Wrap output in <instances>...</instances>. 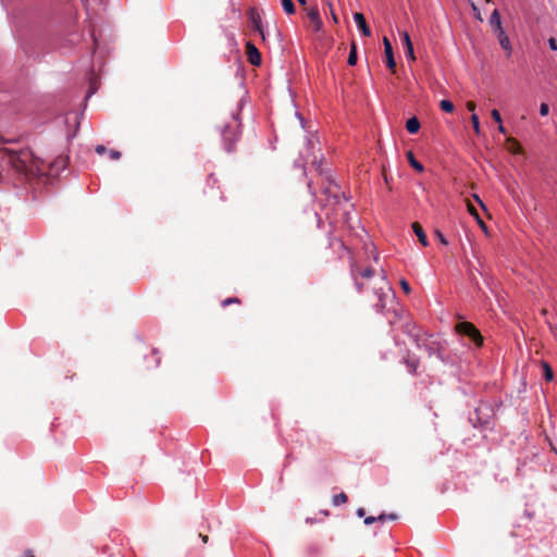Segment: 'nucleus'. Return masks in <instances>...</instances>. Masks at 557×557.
<instances>
[{
    "mask_svg": "<svg viewBox=\"0 0 557 557\" xmlns=\"http://www.w3.org/2000/svg\"><path fill=\"white\" fill-rule=\"evenodd\" d=\"M199 536L201 537L202 542L203 543H207L208 542V536L207 535H201L199 534Z\"/></svg>",
    "mask_w": 557,
    "mask_h": 557,
    "instance_id": "49530a36",
    "label": "nucleus"
},
{
    "mask_svg": "<svg viewBox=\"0 0 557 557\" xmlns=\"http://www.w3.org/2000/svg\"><path fill=\"white\" fill-rule=\"evenodd\" d=\"M247 55L248 60L252 65H259L261 57L258 49L250 42L247 44Z\"/></svg>",
    "mask_w": 557,
    "mask_h": 557,
    "instance_id": "9d476101",
    "label": "nucleus"
},
{
    "mask_svg": "<svg viewBox=\"0 0 557 557\" xmlns=\"http://www.w3.org/2000/svg\"><path fill=\"white\" fill-rule=\"evenodd\" d=\"M435 235H436V237L438 238V240H440L443 245H447V244H448L447 239L445 238V236H444L440 231H436V232H435Z\"/></svg>",
    "mask_w": 557,
    "mask_h": 557,
    "instance_id": "7c9ffc66",
    "label": "nucleus"
},
{
    "mask_svg": "<svg viewBox=\"0 0 557 557\" xmlns=\"http://www.w3.org/2000/svg\"><path fill=\"white\" fill-rule=\"evenodd\" d=\"M307 16L310 21L311 30L320 33L323 29V22L320 17V13L317 7L309 8L307 10Z\"/></svg>",
    "mask_w": 557,
    "mask_h": 557,
    "instance_id": "423d86ee",
    "label": "nucleus"
},
{
    "mask_svg": "<svg viewBox=\"0 0 557 557\" xmlns=\"http://www.w3.org/2000/svg\"><path fill=\"white\" fill-rule=\"evenodd\" d=\"M120 157H121L120 151H116V150H111V151H110V158H111V159H113V160H117Z\"/></svg>",
    "mask_w": 557,
    "mask_h": 557,
    "instance_id": "c9c22d12",
    "label": "nucleus"
},
{
    "mask_svg": "<svg viewBox=\"0 0 557 557\" xmlns=\"http://www.w3.org/2000/svg\"><path fill=\"white\" fill-rule=\"evenodd\" d=\"M500 47L507 52V55L509 57L512 52V47L509 40V37L506 35L505 30H498L495 32Z\"/></svg>",
    "mask_w": 557,
    "mask_h": 557,
    "instance_id": "1a4fd4ad",
    "label": "nucleus"
},
{
    "mask_svg": "<svg viewBox=\"0 0 557 557\" xmlns=\"http://www.w3.org/2000/svg\"><path fill=\"white\" fill-rule=\"evenodd\" d=\"M548 113H549V107H548V104H547V103H544V102H543V103H541V106H540V114H541L542 116H546Z\"/></svg>",
    "mask_w": 557,
    "mask_h": 557,
    "instance_id": "393cba45",
    "label": "nucleus"
},
{
    "mask_svg": "<svg viewBox=\"0 0 557 557\" xmlns=\"http://www.w3.org/2000/svg\"><path fill=\"white\" fill-rule=\"evenodd\" d=\"M364 513H366V511H364V509H363V508H359V509H357V516H358V517H360V518H361V517H363V516H364Z\"/></svg>",
    "mask_w": 557,
    "mask_h": 557,
    "instance_id": "ea45409f",
    "label": "nucleus"
},
{
    "mask_svg": "<svg viewBox=\"0 0 557 557\" xmlns=\"http://www.w3.org/2000/svg\"><path fill=\"white\" fill-rule=\"evenodd\" d=\"M237 302H239V299H238V298H235V297H232V298H227V299H225V300L222 302V305H223V306H227V305H230V304H237Z\"/></svg>",
    "mask_w": 557,
    "mask_h": 557,
    "instance_id": "f704fd0d",
    "label": "nucleus"
},
{
    "mask_svg": "<svg viewBox=\"0 0 557 557\" xmlns=\"http://www.w3.org/2000/svg\"><path fill=\"white\" fill-rule=\"evenodd\" d=\"M238 128L239 123L237 121V116L233 115V122L227 124L222 132L224 146L227 151H232L233 144L237 140Z\"/></svg>",
    "mask_w": 557,
    "mask_h": 557,
    "instance_id": "f03ea898",
    "label": "nucleus"
},
{
    "mask_svg": "<svg viewBox=\"0 0 557 557\" xmlns=\"http://www.w3.org/2000/svg\"><path fill=\"white\" fill-rule=\"evenodd\" d=\"M468 211L471 215H473L475 219H478V221L481 223V221L479 219L478 211L471 203H468Z\"/></svg>",
    "mask_w": 557,
    "mask_h": 557,
    "instance_id": "cd10ccee",
    "label": "nucleus"
},
{
    "mask_svg": "<svg viewBox=\"0 0 557 557\" xmlns=\"http://www.w3.org/2000/svg\"><path fill=\"white\" fill-rule=\"evenodd\" d=\"M467 108H468V110H469V111H471L472 113H474V110H475V103H474V102H472V101H469V102L467 103Z\"/></svg>",
    "mask_w": 557,
    "mask_h": 557,
    "instance_id": "4c0bfd02",
    "label": "nucleus"
},
{
    "mask_svg": "<svg viewBox=\"0 0 557 557\" xmlns=\"http://www.w3.org/2000/svg\"><path fill=\"white\" fill-rule=\"evenodd\" d=\"M474 199L480 203V206H481L482 208H484L483 202L481 201V199H480L476 195H474Z\"/></svg>",
    "mask_w": 557,
    "mask_h": 557,
    "instance_id": "a18cd8bd",
    "label": "nucleus"
},
{
    "mask_svg": "<svg viewBox=\"0 0 557 557\" xmlns=\"http://www.w3.org/2000/svg\"><path fill=\"white\" fill-rule=\"evenodd\" d=\"M373 290L379 298V301L375 306L379 310H383L386 306L385 300L392 297V288L386 281L384 271L381 272V275L377 278V283L373 287Z\"/></svg>",
    "mask_w": 557,
    "mask_h": 557,
    "instance_id": "f257e3e1",
    "label": "nucleus"
},
{
    "mask_svg": "<svg viewBox=\"0 0 557 557\" xmlns=\"http://www.w3.org/2000/svg\"><path fill=\"white\" fill-rule=\"evenodd\" d=\"M406 128L407 131L410 133V134H416L419 132L420 129V122L419 120L413 116V117H410L407 122H406Z\"/></svg>",
    "mask_w": 557,
    "mask_h": 557,
    "instance_id": "ddd939ff",
    "label": "nucleus"
},
{
    "mask_svg": "<svg viewBox=\"0 0 557 557\" xmlns=\"http://www.w3.org/2000/svg\"><path fill=\"white\" fill-rule=\"evenodd\" d=\"M401 38H403V42L405 45V47H409V46H412V41L410 39V36L407 32H403L401 33Z\"/></svg>",
    "mask_w": 557,
    "mask_h": 557,
    "instance_id": "b1692460",
    "label": "nucleus"
},
{
    "mask_svg": "<svg viewBox=\"0 0 557 557\" xmlns=\"http://www.w3.org/2000/svg\"><path fill=\"white\" fill-rule=\"evenodd\" d=\"M471 8L473 11H478V9H479L473 1H471Z\"/></svg>",
    "mask_w": 557,
    "mask_h": 557,
    "instance_id": "de8ad7c7",
    "label": "nucleus"
},
{
    "mask_svg": "<svg viewBox=\"0 0 557 557\" xmlns=\"http://www.w3.org/2000/svg\"><path fill=\"white\" fill-rule=\"evenodd\" d=\"M498 131H499L500 133H503V134H505V133H506V129H505V127H504V125H503L502 123H500V124H498Z\"/></svg>",
    "mask_w": 557,
    "mask_h": 557,
    "instance_id": "37998d69",
    "label": "nucleus"
},
{
    "mask_svg": "<svg viewBox=\"0 0 557 557\" xmlns=\"http://www.w3.org/2000/svg\"><path fill=\"white\" fill-rule=\"evenodd\" d=\"M97 90L96 82L90 83L89 91L87 94L86 98H89L92 94H95Z\"/></svg>",
    "mask_w": 557,
    "mask_h": 557,
    "instance_id": "72a5a7b5",
    "label": "nucleus"
},
{
    "mask_svg": "<svg viewBox=\"0 0 557 557\" xmlns=\"http://www.w3.org/2000/svg\"><path fill=\"white\" fill-rule=\"evenodd\" d=\"M491 115L495 122H497L498 124L502 123V116H500V113L498 112V110L493 109L491 112Z\"/></svg>",
    "mask_w": 557,
    "mask_h": 557,
    "instance_id": "bb28decb",
    "label": "nucleus"
},
{
    "mask_svg": "<svg viewBox=\"0 0 557 557\" xmlns=\"http://www.w3.org/2000/svg\"><path fill=\"white\" fill-rule=\"evenodd\" d=\"M296 115L299 119L301 126L305 127V125H304L305 121H304L302 116L298 112H296Z\"/></svg>",
    "mask_w": 557,
    "mask_h": 557,
    "instance_id": "79ce46f5",
    "label": "nucleus"
},
{
    "mask_svg": "<svg viewBox=\"0 0 557 557\" xmlns=\"http://www.w3.org/2000/svg\"><path fill=\"white\" fill-rule=\"evenodd\" d=\"M319 145L318 138L310 134L306 138V154L304 159L309 160L311 164L319 171H322L320 169V160L318 159V156L315 154V146Z\"/></svg>",
    "mask_w": 557,
    "mask_h": 557,
    "instance_id": "7ed1b4c3",
    "label": "nucleus"
},
{
    "mask_svg": "<svg viewBox=\"0 0 557 557\" xmlns=\"http://www.w3.org/2000/svg\"><path fill=\"white\" fill-rule=\"evenodd\" d=\"M251 21H252V23H253V25H255V28H256L260 34H262L261 28H260V20H259V17L257 18V17H255V16L252 15V16H251Z\"/></svg>",
    "mask_w": 557,
    "mask_h": 557,
    "instance_id": "c756f323",
    "label": "nucleus"
},
{
    "mask_svg": "<svg viewBox=\"0 0 557 557\" xmlns=\"http://www.w3.org/2000/svg\"><path fill=\"white\" fill-rule=\"evenodd\" d=\"M396 518H397V516H396V515H394V513L386 515V519L395 520Z\"/></svg>",
    "mask_w": 557,
    "mask_h": 557,
    "instance_id": "c03bdc74",
    "label": "nucleus"
},
{
    "mask_svg": "<svg viewBox=\"0 0 557 557\" xmlns=\"http://www.w3.org/2000/svg\"><path fill=\"white\" fill-rule=\"evenodd\" d=\"M507 149L511 152V153H519L520 150H521V147L519 145V143L513 139V138H508L507 139Z\"/></svg>",
    "mask_w": 557,
    "mask_h": 557,
    "instance_id": "2eb2a0df",
    "label": "nucleus"
},
{
    "mask_svg": "<svg viewBox=\"0 0 557 557\" xmlns=\"http://www.w3.org/2000/svg\"><path fill=\"white\" fill-rule=\"evenodd\" d=\"M400 286L405 293H407V294L410 293V285L406 280L400 281Z\"/></svg>",
    "mask_w": 557,
    "mask_h": 557,
    "instance_id": "c85d7f7f",
    "label": "nucleus"
},
{
    "mask_svg": "<svg viewBox=\"0 0 557 557\" xmlns=\"http://www.w3.org/2000/svg\"><path fill=\"white\" fill-rule=\"evenodd\" d=\"M407 366H408V369H409L410 372H414L416 369H417V364L413 361L411 362V361L408 360L407 361Z\"/></svg>",
    "mask_w": 557,
    "mask_h": 557,
    "instance_id": "e433bc0d",
    "label": "nucleus"
},
{
    "mask_svg": "<svg viewBox=\"0 0 557 557\" xmlns=\"http://www.w3.org/2000/svg\"><path fill=\"white\" fill-rule=\"evenodd\" d=\"M347 495L345 493H339L333 496L332 504L333 506H341L347 502Z\"/></svg>",
    "mask_w": 557,
    "mask_h": 557,
    "instance_id": "6ab92c4d",
    "label": "nucleus"
},
{
    "mask_svg": "<svg viewBox=\"0 0 557 557\" xmlns=\"http://www.w3.org/2000/svg\"><path fill=\"white\" fill-rule=\"evenodd\" d=\"M407 159H408V161H409L410 165H411L414 170H417L418 172H423V170H424L423 165H422L419 161H417V160H416V158H414V156H413L412 151H408V152H407Z\"/></svg>",
    "mask_w": 557,
    "mask_h": 557,
    "instance_id": "4468645a",
    "label": "nucleus"
},
{
    "mask_svg": "<svg viewBox=\"0 0 557 557\" xmlns=\"http://www.w3.org/2000/svg\"><path fill=\"white\" fill-rule=\"evenodd\" d=\"M301 5H306L307 4V0H297Z\"/></svg>",
    "mask_w": 557,
    "mask_h": 557,
    "instance_id": "09e8293b",
    "label": "nucleus"
},
{
    "mask_svg": "<svg viewBox=\"0 0 557 557\" xmlns=\"http://www.w3.org/2000/svg\"><path fill=\"white\" fill-rule=\"evenodd\" d=\"M347 63L351 66L357 63V46L355 42L351 44Z\"/></svg>",
    "mask_w": 557,
    "mask_h": 557,
    "instance_id": "dca6fc26",
    "label": "nucleus"
},
{
    "mask_svg": "<svg viewBox=\"0 0 557 557\" xmlns=\"http://www.w3.org/2000/svg\"><path fill=\"white\" fill-rule=\"evenodd\" d=\"M406 55H407L408 59H410L412 61L416 60L414 51H413V45L406 48Z\"/></svg>",
    "mask_w": 557,
    "mask_h": 557,
    "instance_id": "a878e982",
    "label": "nucleus"
},
{
    "mask_svg": "<svg viewBox=\"0 0 557 557\" xmlns=\"http://www.w3.org/2000/svg\"><path fill=\"white\" fill-rule=\"evenodd\" d=\"M323 2L331 9V12H332V18L334 20V22H337V17L335 15V13L333 12V4L330 0H323Z\"/></svg>",
    "mask_w": 557,
    "mask_h": 557,
    "instance_id": "2f4dec72",
    "label": "nucleus"
},
{
    "mask_svg": "<svg viewBox=\"0 0 557 557\" xmlns=\"http://www.w3.org/2000/svg\"><path fill=\"white\" fill-rule=\"evenodd\" d=\"M66 165V159L63 157L58 158L54 163L52 164V168H55L57 171L64 169Z\"/></svg>",
    "mask_w": 557,
    "mask_h": 557,
    "instance_id": "4be33fe9",
    "label": "nucleus"
},
{
    "mask_svg": "<svg viewBox=\"0 0 557 557\" xmlns=\"http://www.w3.org/2000/svg\"><path fill=\"white\" fill-rule=\"evenodd\" d=\"M471 122H472V126H473L474 132L479 135L480 132H481V129H480V121H479V116L475 113H472Z\"/></svg>",
    "mask_w": 557,
    "mask_h": 557,
    "instance_id": "5701e85b",
    "label": "nucleus"
},
{
    "mask_svg": "<svg viewBox=\"0 0 557 557\" xmlns=\"http://www.w3.org/2000/svg\"><path fill=\"white\" fill-rule=\"evenodd\" d=\"M354 21H355L358 29L361 32V34L363 36H366V37L371 36V30H370L369 26L367 25L364 15L362 13H360V12L354 13Z\"/></svg>",
    "mask_w": 557,
    "mask_h": 557,
    "instance_id": "6e6552de",
    "label": "nucleus"
},
{
    "mask_svg": "<svg viewBox=\"0 0 557 557\" xmlns=\"http://www.w3.org/2000/svg\"><path fill=\"white\" fill-rule=\"evenodd\" d=\"M548 45L552 50L557 51V41L555 38L550 37L548 39Z\"/></svg>",
    "mask_w": 557,
    "mask_h": 557,
    "instance_id": "473e14b6",
    "label": "nucleus"
},
{
    "mask_svg": "<svg viewBox=\"0 0 557 557\" xmlns=\"http://www.w3.org/2000/svg\"><path fill=\"white\" fill-rule=\"evenodd\" d=\"M456 331L470 337L478 346L482 345L483 338L475 326L469 322H460L456 325Z\"/></svg>",
    "mask_w": 557,
    "mask_h": 557,
    "instance_id": "20e7f679",
    "label": "nucleus"
},
{
    "mask_svg": "<svg viewBox=\"0 0 557 557\" xmlns=\"http://www.w3.org/2000/svg\"><path fill=\"white\" fill-rule=\"evenodd\" d=\"M281 2L286 14L290 15L295 13L296 10L293 0H281Z\"/></svg>",
    "mask_w": 557,
    "mask_h": 557,
    "instance_id": "a211bd4d",
    "label": "nucleus"
},
{
    "mask_svg": "<svg viewBox=\"0 0 557 557\" xmlns=\"http://www.w3.org/2000/svg\"><path fill=\"white\" fill-rule=\"evenodd\" d=\"M385 520H386V515H384V513H383V515H380L379 517H372V516L367 517V518L364 519V523H366V524H372V523H373V522H375V521L383 522V521H385Z\"/></svg>",
    "mask_w": 557,
    "mask_h": 557,
    "instance_id": "412c9836",
    "label": "nucleus"
},
{
    "mask_svg": "<svg viewBox=\"0 0 557 557\" xmlns=\"http://www.w3.org/2000/svg\"><path fill=\"white\" fill-rule=\"evenodd\" d=\"M440 107L443 111L445 112H453L455 107H454V103L450 101V100H447V99H443L441 102H440Z\"/></svg>",
    "mask_w": 557,
    "mask_h": 557,
    "instance_id": "aec40b11",
    "label": "nucleus"
},
{
    "mask_svg": "<svg viewBox=\"0 0 557 557\" xmlns=\"http://www.w3.org/2000/svg\"><path fill=\"white\" fill-rule=\"evenodd\" d=\"M490 24L492 27H494V32L503 30L502 22H500V15L498 10H494L490 17Z\"/></svg>",
    "mask_w": 557,
    "mask_h": 557,
    "instance_id": "f8f14e48",
    "label": "nucleus"
},
{
    "mask_svg": "<svg viewBox=\"0 0 557 557\" xmlns=\"http://www.w3.org/2000/svg\"><path fill=\"white\" fill-rule=\"evenodd\" d=\"M96 151L99 153V154H102L104 151H106V148L104 146H97L96 147Z\"/></svg>",
    "mask_w": 557,
    "mask_h": 557,
    "instance_id": "58836bf2",
    "label": "nucleus"
},
{
    "mask_svg": "<svg viewBox=\"0 0 557 557\" xmlns=\"http://www.w3.org/2000/svg\"><path fill=\"white\" fill-rule=\"evenodd\" d=\"M351 275L355 280L356 287L359 292L363 290L364 284L359 282V277L369 280L373 276V271L370 268L360 269L356 263H351Z\"/></svg>",
    "mask_w": 557,
    "mask_h": 557,
    "instance_id": "39448f33",
    "label": "nucleus"
},
{
    "mask_svg": "<svg viewBox=\"0 0 557 557\" xmlns=\"http://www.w3.org/2000/svg\"><path fill=\"white\" fill-rule=\"evenodd\" d=\"M384 52L386 58V65L389 70L395 71L396 62L394 58L393 47L387 37L383 38Z\"/></svg>",
    "mask_w": 557,
    "mask_h": 557,
    "instance_id": "0eeeda50",
    "label": "nucleus"
},
{
    "mask_svg": "<svg viewBox=\"0 0 557 557\" xmlns=\"http://www.w3.org/2000/svg\"><path fill=\"white\" fill-rule=\"evenodd\" d=\"M542 368H543V375H544V377L547 381H553L554 372H553V369L550 368V366L547 362L543 361L542 362Z\"/></svg>",
    "mask_w": 557,
    "mask_h": 557,
    "instance_id": "f3484780",
    "label": "nucleus"
},
{
    "mask_svg": "<svg viewBox=\"0 0 557 557\" xmlns=\"http://www.w3.org/2000/svg\"><path fill=\"white\" fill-rule=\"evenodd\" d=\"M412 230H413L414 234L417 235V237L419 238V242L424 247H426L429 245V242H428L426 235H425L423 228L421 227V225L416 222L412 224Z\"/></svg>",
    "mask_w": 557,
    "mask_h": 557,
    "instance_id": "9b49d317",
    "label": "nucleus"
},
{
    "mask_svg": "<svg viewBox=\"0 0 557 557\" xmlns=\"http://www.w3.org/2000/svg\"><path fill=\"white\" fill-rule=\"evenodd\" d=\"M473 12H474L475 17H476L479 21H482V16H481V12H480V10L478 9V11H473Z\"/></svg>",
    "mask_w": 557,
    "mask_h": 557,
    "instance_id": "a19ab883",
    "label": "nucleus"
}]
</instances>
